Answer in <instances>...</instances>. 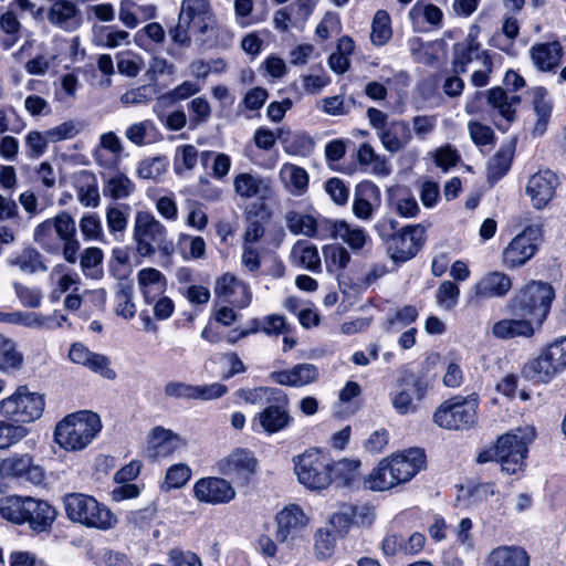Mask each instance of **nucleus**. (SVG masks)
Listing matches in <instances>:
<instances>
[{
    "mask_svg": "<svg viewBox=\"0 0 566 566\" xmlns=\"http://www.w3.org/2000/svg\"><path fill=\"white\" fill-rule=\"evenodd\" d=\"M33 240L45 252L62 253L69 263H75L80 250L74 218L65 210L38 224Z\"/></svg>",
    "mask_w": 566,
    "mask_h": 566,
    "instance_id": "obj_1",
    "label": "nucleus"
},
{
    "mask_svg": "<svg viewBox=\"0 0 566 566\" xmlns=\"http://www.w3.org/2000/svg\"><path fill=\"white\" fill-rule=\"evenodd\" d=\"M398 222L391 218H384L376 224L379 237L387 242V251L395 263H405L417 255L421 250L426 230L420 224L406 226L396 231Z\"/></svg>",
    "mask_w": 566,
    "mask_h": 566,
    "instance_id": "obj_2",
    "label": "nucleus"
},
{
    "mask_svg": "<svg viewBox=\"0 0 566 566\" xmlns=\"http://www.w3.org/2000/svg\"><path fill=\"white\" fill-rule=\"evenodd\" d=\"M555 291L549 283L530 281L523 285L509 302V310L531 321L536 328H541L547 319Z\"/></svg>",
    "mask_w": 566,
    "mask_h": 566,
    "instance_id": "obj_3",
    "label": "nucleus"
},
{
    "mask_svg": "<svg viewBox=\"0 0 566 566\" xmlns=\"http://www.w3.org/2000/svg\"><path fill=\"white\" fill-rule=\"evenodd\" d=\"M102 429L97 413L88 410L77 411L66 416L54 430L56 443L67 450L85 449Z\"/></svg>",
    "mask_w": 566,
    "mask_h": 566,
    "instance_id": "obj_4",
    "label": "nucleus"
},
{
    "mask_svg": "<svg viewBox=\"0 0 566 566\" xmlns=\"http://www.w3.org/2000/svg\"><path fill=\"white\" fill-rule=\"evenodd\" d=\"M133 240L137 253L143 258H150L157 252L169 258L175 252L174 242L168 238L166 227L148 211L136 212Z\"/></svg>",
    "mask_w": 566,
    "mask_h": 566,
    "instance_id": "obj_5",
    "label": "nucleus"
},
{
    "mask_svg": "<svg viewBox=\"0 0 566 566\" xmlns=\"http://www.w3.org/2000/svg\"><path fill=\"white\" fill-rule=\"evenodd\" d=\"M63 506L70 521L88 528L107 531L117 524V517L106 505L84 493L65 494Z\"/></svg>",
    "mask_w": 566,
    "mask_h": 566,
    "instance_id": "obj_6",
    "label": "nucleus"
},
{
    "mask_svg": "<svg viewBox=\"0 0 566 566\" xmlns=\"http://www.w3.org/2000/svg\"><path fill=\"white\" fill-rule=\"evenodd\" d=\"M535 438L536 429L531 424L514 428L499 437L496 442L502 472L517 475L524 471L528 446Z\"/></svg>",
    "mask_w": 566,
    "mask_h": 566,
    "instance_id": "obj_7",
    "label": "nucleus"
},
{
    "mask_svg": "<svg viewBox=\"0 0 566 566\" xmlns=\"http://www.w3.org/2000/svg\"><path fill=\"white\" fill-rule=\"evenodd\" d=\"M479 396H455L443 401L433 413V421L447 430H468L478 422Z\"/></svg>",
    "mask_w": 566,
    "mask_h": 566,
    "instance_id": "obj_8",
    "label": "nucleus"
},
{
    "mask_svg": "<svg viewBox=\"0 0 566 566\" xmlns=\"http://www.w3.org/2000/svg\"><path fill=\"white\" fill-rule=\"evenodd\" d=\"M44 406L42 395L31 391L28 386H19L11 396L0 401V413L13 422L30 423L42 416Z\"/></svg>",
    "mask_w": 566,
    "mask_h": 566,
    "instance_id": "obj_9",
    "label": "nucleus"
},
{
    "mask_svg": "<svg viewBox=\"0 0 566 566\" xmlns=\"http://www.w3.org/2000/svg\"><path fill=\"white\" fill-rule=\"evenodd\" d=\"M294 470L298 482L310 490H324L332 483L331 461L317 449L294 458Z\"/></svg>",
    "mask_w": 566,
    "mask_h": 566,
    "instance_id": "obj_10",
    "label": "nucleus"
},
{
    "mask_svg": "<svg viewBox=\"0 0 566 566\" xmlns=\"http://www.w3.org/2000/svg\"><path fill=\"white\" fill-rule=\"evenodd\" d=\"M369 125L376 130L384 148L389 153H397L411 140V132L407 122L401 119L389 120L385 112L369 107L366 112Z\"/></svg>",
    "mask_w": 566,
    "mask_h": 566,
    "instance_id": "obj_11",
    "label": "nucleus"
},
{
    "mask_svg": "<svg viewBox=\"0 0 566 566\" xmlns=\"http://www.w3.org/2000/svg\"><path fill=\"white\" fill-rule=\"evenodd\" d=\"M541 241V228L538 226L526 227L504 248L501 255L502 265L507 270L522 268L535 256Z\"/></svg>",
    "mask_w": 566,
    "mask_h": 566,
    "instance_id": "obj_12",
    "label": "nucleus"
},
{
    "mask_svg": "<svg viewBox=\"0 0 566 566\" xmlns=\"http://www.w3.org/2000/svg\"><path fill=\"white\" fill-rule=\"evenodd\" d=\"M512 287L513 279L507 273L499 270L486 272L470 287L467 303L472 306H479L482 302L489 300L505 298Z\"/></svg>",
    "mask_w": 566,
    "mask_h": 566,
    "instance_id": "obj_13",
    "label": "nucleus"
},
{
    "mask_svg": "<svg viewBox=\"0 0 566 566\" xmlns=\"http://www.w3.org/2000/svg\"><path fill=\"white\" fill-rule=\"evenodd\" d=\"M426 392L427 385L420 377L409 374L397 382L389 397L396 412L405 416L417 412Z\"/></svg>",
    "mask_w": 566,
    "mask_h": 566,
    "instance_id": "obj_14",
    "label": "nucleus"
},
{
    "mask_svg": "<svg viewBox=\"0 0 566 566\" xmlns=\"http://www.w3.org/2000/svg\"><path fill=\"white\" fill-rule=\"evenodd\" d=\"M0 475L33 485L44 481V470L29 453H13L0 461Z\"/></svg>",
    "mask_w": 566,
    "mask_h": 566,
    "instance_id": "obj_15",
    "label": "nucleus"
},
{
    "mask_svg": "<svg viewBox=\"0 0 566 566\" xmlns=\"http://www.w3.org/2000/svg\"><path fill=\"white\" fill-rule=\"evenodd\" d=\"M308 518L295 504L285 506L276 515V538L281 543H295L305 537Z\"/></svg>",
    "mask_w": 566,
    "mask_h": 566,
    "instance_id": "obj_16",
    "label": "nucleus"
},
{
    "mask_svg": "<svg viewBox=\"0 0 566 566\" xmlns=\"http://www.w3.org/2000/svg\"><path fill=\"white\" fill-rule=\"evenodd\" d=\"M559 186L557 175L549 170H538L532 175L526 185V195L531 199L532 206L537 209H544L553 200Z\"/></svg>",
    "mask_w": 566,
    "mask_h": 566,
    "instance_id": "obj_17",
    "label": "nucleus"
},
{
    "mask_svg": "<svg viewBox=\"0 0 566 566\" xmlns=\"http://www.w3.org/2000/svg\"><path fill=\"white\" fill-rule=\"evenodd\" d=\"M214 294L222 302L245 308L252 301L249 284L232 273H224L216 281Z\"/></svg>",
    "mask_w": 566,
    "mask_h": 566,
    "instance_id": "obj_18",
    "label": "nucleus"
},
{
    "mask_svg": "<svg viewBox=\"0 0 566 566\" xmlns=\"http://www.w3.org/2000/svg\"><path fill=\"white\" fill-rule=\"evenodd\" d=\"M474 60H482L483 66H489L490 56L481 49L476 32L471 29L468 36L453 45L452 70L455 74L465 73L468 65Z\"/></svg>",
    "mask_w": 566,
    "mask_h": 566,
    "instance_id": "obj_19",
    "label": "nucleus"
},
{
    "mask_svg": "<svg viewBox=\"0 0 566 566\" xmlns=\"http://www.w3.org/2000/svg\"><path fill=\"white\" fill-rule=\"evenodd\" d=\"M276 398H279L277 395L272 398L271 402H269L253 420V424L258 422L261 429L268 434L286 429L293 421L287 409L289 398L286 394L284 392V401L277 400Z\"/></svg>",
    "mask_w": 566,
    "mask_h": 566,
    "instance_id": "obj_20",
    "label": "nucleus"
},
{
    "mask_svg": "<svg viewBox=\"0 0 566 566\" xmlns=\"http://www.w3.org/2000/svg\"><path fill=\"white\" fill-rule=\"evenodd\" d=\"M180 21L190 22L200 34H207L217 27L216 15L209 0H182Z\"/></svg>",
    "mask_w": 566,
    "mask_h": 566,
    "instance_id": "obj_21",
    "label": "nucleus"
},
{
    "mask_svg": "<svg viewBox=\"0 0 566 566\" xmlns=\"http://www.w3.org/2000/svg\"><path fill=\"white\" fill-rule=\"evenodd\" d=\"M256 468V460L245 449H237L219 462L220 472L237 483H245Z\"/></svg>",
    "mask_w": 566,
    "mask_h": 566,
    "instance_id": "obj_22",
    "label": "nucleus"
},
{
    "mask_svg": "<svg viewBox=\"0 0 566 566\" xmlns=\"http://www.w3.org/2000/svg\"><path fill=\"white\" fill-rule=\"evenodd\" d=\"M193 493L199 502L208 504H223L235 496V490L224 479L202 478L193 486Z\"/></svg>",
    "mask_w": 566,
    "mask_h": 566,
    "instance_id": "obj_23",
    "label": "nucleus"
},
{
    "mask_svg": "<svg viewBox=\"0 0 566 566\" xmlns=\"http://www.w3.org/2000/svg\"><path fill=\"white\" fill-rule=\"evenodd\" d=\"M318 368L313 364L302 363L289 369L272 371L269 378L281 386L303 387L318 379Z\"/></svg>",
    "mask_w": 566,
    "mask_h": 566,
    "instance_id": "obj_24",
    "label": "nucleus"
},
{
    "mask_svg": "<svg viewBox=\"0 0 566 566\" xmlns=\"http://www.w3.org/2000/svg\"><path fill=\"white\" fill-rule=\"evenodd\" d=\"M394 467L395 476L399 480V484L411 480L426 463V455L421 449L412 448L399 454L389 457Z\"/></svg>",
    "mask_w": 566,
    "mask_h": 566,
    "instance_id": "obj_25",
    "label": "nucleus"
},
{
    "mask_svg": "<svg viewBox=\"0 0 566 566\" xmlns=\"http://www.w3.org/2000/svg\"><path fill=\"white\" fill-rule=\"evenodd\" d=\"M520 102L521 98L518 95L507 93L501 86H495L486 91L488 105L506 122L505 126L496 123L497 128L501 130H506L507 126L514 120L515 109Z\"/></svg>",
    "mask_w": 566,
    "mask_h": 566,
    "instance_id": "obj_26",
    "label": "nucleus"
},
{
    "mask_svg": "<svg viewBox=\"0 0 566 566\" xmlns=\"http://www.w3.org/2000/svg\"><path fill=\"white\" fill-rule=\"evenodd\" d=\"M563 51L558 41L535 43L530 49V57L537 71L555 73L560 64Z\"/></svg>",
    "mask_w": 566,
    "mask_h": 566,
    "instance_id": "obj_27",
    "label": "nucleus"
},
{
    "mask_svg": "<svg viewBox=\"0 0 566 566\" xmlns=\"http://www.w3.org/2000/svg\"><path fill=\"white\" fill-rule=\"evenodd\" d=\"M235 193L243 199L265 200L272 195L271 180L259 175L241 172L233 179Z\"/></svg>",
    "mask_w": 566,
    "mask_h": 566,
    "instance_id": "obj_28",
    "label": "nucleus"
},
{
    "mask_svg": "<svg viewBox=\"0 0 566 566\" xmlns=\"http://www.w3.org/2000/svg\"><path fill=\"white\" fill-rule=\"evenodd\" d=\"M49 21L65 30L73 31L81 24V12L76 4L69 0H56L48 12Z\"/></svg>",
    "mask_w": 566,
    "mask_h": 566,
    "instance_id": "obj_29",
    "label": "nucleus"
},
{
    "mask_svg": "<svg viewBox=\"0 0 566 566\" xmlns=\"http://www.w3.org/2000/svg\"><path fill=\"white\" fill-rule=\"evenodd\" d=\"M562 373L556 363L551 358V353L545 347L539 355L530 360L523 368L526 378L537 382H549L557 374Z\"/></svg>",
    "mask_w": 566,
    "mask_h": 566,
    "instance_id": "obj_30",
    "label": "nucleus"
},
{
    "mask_svg": "<svg viewBox=\"0 0 566 566\" xmlns=\"http://www.w3.org/2000/svg\"><path fill=\"white\" fill-rule=\"evenodd\" d=\"M536 326L524 318H503L492 326V335L497 339H511L515 337L530 338L534 335Z\"/></svg>",
    "mask_w": 566,
    "mask_h": 566,
    "instance_id": "obj_31",
    "label": "nucleus"
},
{
    "mask_svg": "<svg viewBox=\"0 0 566 566\" xmlns=\"http://www.w3.org/2000/svg\"><path fill=\"white\" fill-rule=\"evenodd\" d=\"M182 446V439L170 430L157 427L151 432L149 450L153 458L169 457Z\"/></svg>",
    "mask_w": 566,
    "mask_h": 566,
    "instance_id": "obj_32",
    "label": "nucleus"
},
{
    "mask_svg": "<svg viewBox=\"0 0 566 566\" xmlns=\"http://www.w3.org/2000/svg\"><path fill=\"white\" fill-rule=\"evenodd\" d=\"M360 461L342 459L331 463V478L339 486L354 488L361 481Z\"/></svg>",
    "mask_w": 566,
    "mask_h": 566,
    "instance_id": "obj_33",
    "label": "nucleus"
},
{
    "mask_svg": "<svg viewBox=\"0 0 566 566\" xmlns=\"http://www.w3.org/2000/svg\"><path fill=\"white\" fill-rule=\"evenodd\" d=\"M24 355L15 340L0 334V373L14 375L22 370Z\"/></svg>",
    "mask_w": 566,
    "mask_h": 566,
    "instance_id": "obj_34",
    "label": "nucleus"
},
{
    "mask_svg": "<svg viewBox=\"0 0 566 566\" xmlns=\"http://www.w3.org/2000/svg\"><path fill=\"white\" fill-rule=\"evenodd\" d=\"M365 489L371 491H386L399 484L395 476L394 467L389 458L381 460L378 465L363 479Z\"/></svg>",
    "mask_w": 566,
    "mask_h": 566,
    "instance_id": "obj_35",
    "label": "nucleus"
},
{
    "mask_svg": "<svg viewBox=\"0 0 566 566\" xmlns=\"http://www.w3.org/2000/svg\"><path fill=\"white\" fill-rule=\"evenodd\" d=\"M290 261L294 266L308 270L311 272H321V258L316 245L306 241L298 240L291 250Z\"/></svg>",
    "mask_w": 566,
    "mask_h": 566,
    "instance_id": "obj_36",
    "label": "nucleus"
},
{
    "mask_svg": "<svg viewBox=\"0 0 566 566\" xmlns=\"http://www.w3.org/2000/svg\"><path fill=\"white\" fill-rule=\"evenodd\" d=\"M28 506L25 523L34 531H45L55 520V509L43 500L32 497Z\"/></svg>",
    "mask_w": 566,
    "mask_h": 566,
    "instance_id": "obj_37",
    "label": "nucleus"
},
{
    "mask_svg": "<svg viewBox=\"0 0 566 566\" xmlns=\"http://www.w3.org/2000/svg\"><path fill=\"white\" fill-rule=\"evenodd\" d=\"M388 203L397 214L403 218H415L420 211L415 196L408 188L401 186L388 190Z\"/></svg>",
    "mask_w": 566,
    "mask_h": 566,
    "instance_id": "obj_38",
    "label": "nucleus"
},
{
    "mask_svg": "<svg viewBox=\"0 0 566 566\" xmlns=\"http://www.w3.org/2000/svg\"><path fill=\"white\" fill-rule=\"evenodd\" d=\"M379 188L370 181L357 186L353 201V213L360 220H369L373 217L374 208L370 199H378Z\"/></svg>",
    "mask_w": 566,
    "mask_h": 566,
    "instance_id": "obj_39",
    "label": "nucleus"
},
{
    "mask_svg": "<svg viewBox=\"0 0 566 566\" xmlns=\"http://www.w3.org/2000/svg\"><path fill=\"white\" fill-rule=\"evenodd\" d=\"M527 552L520 546H499L491 551L488 566H530Z\"/></svg>",
    "mask_w": 566,
    "mask_h": 566,
    "instance_id": "obj_40",
    "label": "nucleus"
},
{
    "mask_svg": "<svg viewBox=\"0 0 566 566\" xmlns=\"http://www.w3.org/2000/svg\"><path fill=\"white\" fill-rule=\"evenodd\" d=\"M138 285L147 303L155 302L156 297L166 289V277L157 269H142L137 274Z\"/></svg>",
    "mask_w": 566,
    "mask_h": 566,
    "instance_id": "obj_41",
    "label": "nucleus"
},
{
    "mask_svg": "<svg viewBox=\"0 0 566 566\" xmlns=\"http://www.w3.org/2000/svg\"><path fill=\"white\" fill-rule=\"evenodd\" d=\"M31 496L9 495L0 497V515L2 518L14 524L25 523L28 513V502H31Z\"/></svg>",
    "mask_w": 566,
    "mask_h": 566,
    "instance_id": "obj_42",
    "label": "nucleus"
},
{
    "mask_svg": "<svg viewBox=\"0 0 566 566\" xmlns=\"http://www.w3.org/2000/svg\"><path fill=\"white\" fill-rule=\"evenodd\" d=\"M280 178L293 195H302L308 186V175L302 167L284 164L280 169Z\"/></svg>",
    "mask_w": 566,
    "mask_h": 566,
    "instance_id": "obj_43",
    "label": "nucleus"
},
{
    "mask_svg": "<svg viewBox=\"0 0 566 566\" xmlns=\"http://www.w3.org/2000/svg\"><path fill=\"white\" fill-rule=\"evenodd\" d=\"M442 17L443 13L437 6L422 0L417 1L409 11V19L415 28H419L422 22L440 27Z\"/></svg>",
    "mask_w": 566,
    "mask_h": 566,
    "instance_id": "obj_44",
    "label": "nucleus"
},
{
    "mask_svg": "<svg viewBox=\"0 0 566 566\" xmlns=\"http://www.w3.org/2000/svg\"><path fill=\"white\" fill-rule=\"evenodd\" d=\"M277 138L284 145L285 151L293 155L307 153L314 146L312 137L305 133H291L279 128Z\"/></svg>",
    "mask_w": 566,
    "mask_h": 566,
    "instance_id": "obj_45",
    "label": "nucleus"
},
{
    "mask_svg": "<svg viewBox=\"0 0 566 566\" xmlns=\"http://www.w3.org/2000/svg\"><path fill=\"white\" fill-rule=\"evenodd\" d=\"M78 201L85 207L95 208L99 205V191L94 175L82 172L76 186Z\"/></svg>",
    "mask_w": 566,
    "mask_h": 566,
    "instance_id": "obj_46",
    "label": "nucleus"
},
{
    "mask_svg": "<svg viewBox=\"0 0 566 566\" xmlns=\"http://www.w3.org/2000/svg\"><path fill=\"white\" fill-rule=\"evenodd\" d=\"M513 159V147L510 145L502 146L488 164V178L495 182L500 180L509 171Z\"/></svg>",
    "mask_w": 566,
    "mask_h": 566,
    "instance_id": "obj_47",
    "label": "nucleus"
},
{
    "mask_svg": "<svg viewBox=\"0 0 566 566\" xmlns=\"http://www.w3.org/2000/svg\"><path fill=\"white\" fill-rule=\"evenodd\" d=\"M339 231L338 239L345 242L354 252L361 251L367 244L371 243L370 235L364 228L350 224L345 220L339 226Z\"/></svg>",
    "mask_w": 566,
    "mask_h": 566,
    "instance_id": "obj_48",
    "label": "nucleus"
},
{
    "mask_svg": "<svg viewBox=\"0 0 566 566\" xmlns=\"http://www.w3.org/2000/svg\"><path fill=\"white\" fill-rule=\"evenodd\" d=\"M10 265L19 268L24 273H36L46 271L42 254L34 248H25L20 255L8 260Z\"/></svg>",
    "mask_w": 566,
    "mask_h": 566,
    "instance_id": "obj_49",
    "label": "nucleus"
},
{
    "mask_svg": "<svg viewBox=\"0 0 566 566\" xmlns=\"http://www.w3.org/2000/svg\"><path fill=\"white\" fill-rule=\"evenodd\" d=\"M134 287L129 282H119L115 293V313L125 319H130L136 314V306L133 302Z\"/></svg>",
    "mask_w": 566,
    "mask_h": 566,
    "instance_id": "obj_50",
    "label": "nucleus"
},
{
    "mask_svg": "<svg viewBox=\"0 0 566 566\" xmlns=\"http://www.w3.org/2000/svg\"><path fill=\"white\" fill-rule=\"evenodd\" d=\"M279 396L277 400L284 401V391L277 388L271 387H256V388H241L235 391V396L238 399L250 403V405H261L263 402H271L274 396Z\"/></svg>",
    "mask_w": 566,
    "mask_h": 566,
    "instance_id": "obj_51",
    "label": "nucleus"
},
{
    "mask_svg": "<svg viewBox=\"0 0 566 566\" xmlns=\"http://www.w3.org/2000/svg\"><path fill=\"white\" fill-rule=\"evenodd\" d=\"M286 227L293 234L313 238L316 234V218L311 214L290 211L285 216Z\"/></svg>",
    "mask_w": 566,
    "mask_h": 566,
    "instance_id": "obj_52",
    "label": "nucleus"
},
{
    "mask_svg": "<svg viewBox=\"0 0 566 566\" xmlns=\"http://www.w3.org/2000/svg\"><path fill=\"white\" fill-rule=\"evenodd\" d=\"M52 317H44L43 315L34 312H12L9 315V323L22 325L29 328H46L53 329L61 327V323H52Z\"/></svg>",
    "mask_w": 566,
    "mask_h": 566,
    "instance_id": "obj_53",
    "label": "nucleus"
},
{
    "mask_svg": "<svg viewBox=\"0 0 566 566\" xmlns=\"http://www.w3.org/2000/svg\"><path fill=\"white\" fill-rule=\"evenodd\" d=\"M200 159V153L191 145H180L175 150L174 170L181 176L185 171L193 170Z\"/></svg>",
    "mask_w": 566,
    "mask_h": 566,
    "instance_id": "obj_54",
    "label": "nucleus"
},
{
    "mask_svg": "<svg viewBox=\"0 0 566 566\" xmlns=\"http://www.w3.org/2000/svg\"><path fill=\"white\" fill-rule=\"evenodd\" d=\"M392 35L391 19L387 11L378 10L373 19L370 40L375 45L386 44Z\"/></svg>",
    "mask_w": 566,
    "mask_h": 566,
    "instance_id": "obj_55",
    "label": "nucleus"
},
{
    "mask_svg": "<svg viewBox=\"0 0 566 566\" xmlns=\"http://www.w3.org/2000/svg\"><path fill=\"white\" fill-rule=\"evenodd\" d=\"M135 186L133 181L124 174H116L111 177L104 186V196L112 199H125L132 195Z\"/></svg>",
    "mask_w": 566,
    "mask_h": 566,
    "instance_id": "obj_56",
    "label": "nucleus"
},
{
    "mask_svg": "<svg viewBox=\"0 0 566 566\" xmlns=\"http://www.w3.org/2000/svg\"><path fill=\"white\" fill-rule=\"evenodd\" d=\"M179 248L185 260H200L206 256V241L201 237L181 233Z\"/></svg>",
    "mask_w": 566,
    "mask_h": 566,
    "instance_id": "obj_57",
    "label": "nucleus"
},
{
    "mask_svg": "<svg viewBox=\"0 0 566 566\" xmlns=\"http://www.w3.org/2000/svg\"><path fill=\"white\" fill-rule=\"evenodd\" d=\"M116 62L118 72L128 77H136L145 64L143 57L133 51L117 53Z\"/></svg>",
    "mask_w": 566,
    "mask_h": 566,
    "instance_id": "obj_58",
    "label": "nucleus"
},
{
    "mask_svg": "<svg viewBox=\"0 0 566 566\" xmlns=\"http://www.w3.org/2000/svg\"><path fill=\"white\" fill-rule=\"evenodd\" d=\"M324 259L328 272L344 270L349 261V252L339 244H331L324 248Z\"/></svg>",
    "mask_w": 566,
    "mask_h": 566,
    "instance_id": "obj_59",
    "label": "nucleus"
},
{
    "mask_svg": "<svg viewBox=\"0 0 566 566\" xmlns=\"http://www.w3.org/2000/svg\"><path fill=\"white\" fill-rule=\"evenodd\" d=\"M210 157H213L211 176L216 179H223L231 169V158L224 153H214L211 150H203L200 153V161L202 166L208 164Z\"/></svg>",
    "mask_w": 566,
    "mask_h": 566,
    "instance_id": "obj_60",
    "label": "nucleus"
},
{
    "mask_svg": "<svg viewBox=\"0 0 566 566\" xmlns=\"http://www.w3.org/2000/svg\"><path fill=\"white\" fill-rule=\"evenodd\" d=\"M357 507L352 504H343L339 510L334 513L329 520L332 531L337 535H344L349 526L354 523L356 517Z\"/></svg>",
    "mask_w": 566,
    "mask_h": 566,
    "instance_id": "obj_61",
    "label": "nucleus"
},
{
    "mask_svg": "<svg viewBox=\"0 0 566 566\" xmlns=\"http://www.w3.org/2000/svg\"><path fill=\"white\" fill-rule=\"evenodd\" d=\"M459 297L460 289L452 281H443L436 292L438 305L446 311L454 308L459 302Z\"/></svg>",
    "mask_w": 566,
    "mask_h": 566,
    "instance_id": "obj_62",
    "label": "nucleus"
},
{
    "mask_svg": "<svg viewBox=\"0 0 566 566\" xmlns=\"http://www.w3.org/2000/svg\"><path fill=\"white\" fill-rule=\"evenodd\" d=\"M155 130L154 123L149 119H145L129 125L126 128L125 136L130 143L143 146L150 142L149 137Z\"/></svg>",
    "mask_w": 566,
    "mask_h": 566,
    "instance_id": "obj_63",
    "label": "nucleus"
},
{
    "mask_svg": "<svg viewBox=\"0 0 566 566\" xmlns=\"http://www.w3.org/2000/svg\"><path fill=\"white\" fill-rule=\"evenodd\" d=\"M336 534L334 531L321 528L315 534V554L321 559L331 557L336 544Z\"/></svg>",
    "mask_w": 566,
    "mask_h": 566,
    "instance_id": "obj_64",
    "label": "nucleus"
}]
</instances>
